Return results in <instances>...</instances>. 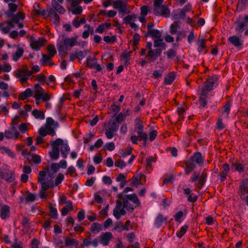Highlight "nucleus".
I'll use <instances>...</instances> for the list:
<instances>
[{
	"mask_svg": "<svg viewBox=\"0 0 248 248\" xmlns=\"http://www.w3.org/2000/svg\"><path fill=\"white\" fill-rule=\"evenodd\" d=\"M231 106L230 101L226 102L222 107L223 112L228 114L231 110Z\"/></svg>",
	"mask_w": 248,
	"mask_h": 248,
	"instance_id": "6e6d98bb",
	"label": "nucleus"
},
{
	"mask_svg": "<svg viewBox=\"0 0 248 248\" xmlns=\"http://www.w3.org/2000/svg\"><path fill=\"white\" fill-rule=\"evenodd\" d=\"M222 168V171L220 172L218 174L221 182H223L226 179L227 176L230 170V165L227 163L223 164Z\"/></svg>",
	"mask_w": 248,
	"mask_h": 248,
	"instance_id": "2eb2a0df",
	"label": "nucleus"
},
{
	"mask_svg": "<svg viewBox=\"0 0 248 248\" xmlns=\"http://www.w3.org/2000/svg\"><path fill=\"white\" fill-rule=\"evenodd\" d=\"M125 196L126 198V199H127V201H130L136 204L135 207H137L140 204V200L136 194L133 193L129 195H125Z\"/></svg>",
	"mask_w": 248,
	"mask_h": 248,
	"instance_id": "393cba45",
	"label": "nucleus"
},
{
	"mask_svg": "<svg viewBox=\"0 0 248 248\" xmlns=\"http://www.w3.org/2000/svg\"><path fill=\"white\" fill-rule=\"evenodd\" d=\"M126 165V163L121 159H118L115 162V166L121 169H124Z\"/></svg>",
	"mask_w": 248,
	"mask_h": 248,
	"instance_id": "603ef678",
	"label": "nucleus"
},
{
	"mask_svg": "<svg viewBox=\"0 0 248 248\" xmlns=\"http://www.w3.org/2000/svg\"><path fill=\"white\" fill-rule=\"evenodd\" d=\"M65 246L69 247L70 246H75L76 247L79 245V241L74 238L66 237L65 238Z\"/></svg>",
	"mask_w": 248,
	"mask_h": 248,
	"instance_id": "c756f323",
	"label": "nucleus"
},
{
	"mask_svg": "<svg viewBox=\"0 0 248 248\" xmlns=\"http://www.w3.org/2000/svg\"><path fill=\"white\" fill-rule=\"evenodd\" d=\"M78 36H75L71 38H66L63 41L62 43L61 44L60 46H61L62 50L70 49L71 47L75 46L77 43Z\"/></svg>",
	"mask_w": 248,
	"mask_h": 248,
	"instance_id": "7ed1b4c3",
	"label": "nucleus"
},
{
	"mask_svg": "<svg viewBox=\"0 0 248 248\" xmlns=\"http://www.w3.org/2000/svg\"><path fill=\"white\" fill-rule=\"evenodd\" d=\"M49 16L50 18L53 19L55 20V22L56 24L59 23L60 18L59 16L55 11V10L52 8H50L48 11L47 16Z\"/></svg>",
	"mask_w": 248,
	"mask_h": 248,
	"instance_id": "bb28decb",
	"label": "nucleus"
},
{
	"mask_svg": "<svg viewBox=\"0 0 248 248\" xmlns=\"http://www.w3.org/2000/svg\"><path fill=\"white\" fill-rule=\"evenodd\" d=\"M2 179L9 183L14 182L15 180V172L10 170L5 171L4 176L2 177Z\"/></svg>",
	"mask_w": 248,
	"mask_h": 248,
	"instance_id": "6ab92c4d",
	"label": "nucleus"
},
{
	"mask_svg": "<svg viewBox=\"0 0 248 248\" xmlns=\"http://www.w3.org/2000/svg\"><path fill=\"white\" fill-rule=\"evenodd\" d=\"M246 165V163L244 161H242V162H240L236 160L234 163H232V169L234 171H237L240 173H243L245 171Z\"/></svg>",
	"mask_w": 248,
	"mask_h": 248,
	"instance_id": "4468645a",
	"label": "nucleus"
},
{
	"mask_svg": "<svg viewBox=\"0 0 248 248\" xmlns=\"http://www.w3.org/2000/svg\"><path fill=\"white\" fill-rule=\"evenodd\" d=\"M124 193H125V192H124V191L118 194L117 196V197L120 199H121L123 201V207H126L127 206V203H128V201H127V199H126V197L125 196V195H124Z\"/></svg>",
	"mask_w": 248,
	"mask_h": 248,
	"instance_id": "8fccbe9b",
	"label": "nucleus"
},
{
	"mask_svg": "<svg viewBox=\"0 0 248 248\" xmlns=\"http://www.w3.org/2000/svg\"><path fill=\"white\" fill-rule=\"evenodd\" d=\"M22 245V243L21 241H18L17 239L16 238L14 243L11 246V248H23Z\"/></svg>",
	"mask_w": 248,
	"mask_h": 248,
	"instance_id": "774afa93",
	"label": "nucleus"
},
{
	"mask_svg": "<svg viewBox=\"0 0 248 248\" xmlns=\"http://www.w3.org/2000/svg\"><path fill=\"white\" fill-rule=\"evenodd\" d=\"M97 59L95 58L88 57L86 60V66L90 69L94 68L96 72H101L102 73V68L100 65L97 64Z\"/></svg>",
	"mask_w": 248,
	"mask_h": 248,
	"instance_id": "423d86ee",
	"label": "nucleus"
},
{
	"mask_svg": "<svg viewBox=\"0 0 248 248\" xmlns=\"http://www.w3.org/2000/svg\"><path fill=\"white\" fill-rule=\"evenodd\" d=\"M64 177L63 174H62V173H59L55 180V185L56 186H57L59 185H60L64 180Z\"/></svg>",
	"mask_w": 248,
	"mask_h": 248,
	"instance_id": "5fc2aeb1",
	"label": "nucleus"
},
{
	"mask_svg": "<svg viewBox=\"0 0 248 248\" xmlns=\"http://www.w3.org/2000/svg\"><path fill=\"white\" fill-rule=\"evenodd\" d=\"M153 13L156 16H162L165 17H168L170 16V9L168 6L165 5L154 8Z\"/></svg>",
	"mask_w": 248,
	"mask_h": 248,
	"instance_id": "20e7f679",
	"label": "nucleus"
},
{
	"mask_svg": "<svg viewBox=\"0 0 248 248\" xmlns=\"http://www.w3.org/2000/svg\"><path fill=\"white\" fill-rule=\"evenodd\" d=\"M188 227V226L187 225H184L182 226L180 230L176 233L177 237L179 238H182L186 233Z\"/></svg>",
	"mask_w": 248,
	"mask_h": 248,
	"instance_id": "37998d69",
	"label": "nucleus"
},
{
	"mask_svg": "<svg viewBox=\"0 0 248 248\" xmlns=\"http://www.w3.org/2000/svg\"><path fill=\"white\" fill-rule=\"evenodd\" d=\"M50 142L52 148H59L60 145H63V141L60 138H58L55 140H51Z\"/></svg>",
	"mask_w": 248,
	"mask_h": 248,
	"instance_id": "c03bdc74",
	"label": "nucleus"
},
{
	"mask_svg": "<svg viewBox=\"0 0 248 248\" xmlns=\"http://www.w3.org/2000/svg\"><path fill=\"white\" fill-rule=\"evenodd\" d=\"M135 131H140V130H143L144 125L142 121L139 118H137L135 121Z\"/></svg>",
	"mask_w": 248,
	"mask_h": 248,
	"instance_id": "58836bf2",
	"label": "nucleus"
},
{
	"mask_svg": "<svg viewBox=\"0 0 248 248\" xmlns=\"http://www.w3.org/2000/svg\"><path fill=\"white\" fill-rule=\"evenodd\" d=\"M35 200V196L34 194L29 192L25 197V201L27 202H32Z\"/></svg>",
	"mask_w": 248,
	"mask_h": 248,
	"instance_id": "0e129e2a",
	"label": "nucleus"
},
{
	"mask_svg": "<svg viewBox=\"0 0 248 248\" xmlns=\"http://www.w3.org/2000/svg\"><path fill=\"white\" fill-rule=\"evenodd\" d=\"M32 12L34 13V15L35 16L41 15L44 18H46L47 16L46 12L45 9L40 10V9H34L32 10Z\"/></svg>",
	"mask_w": 248,
	"mask_h": 248,
	"instance_id": "de8ad7c7",
	"label": "nucleus"
},
{
	"mask_svg": "<svg viewBox=\"0 0 248 248\" xmlns=\"http://www.w3.org/2000/svg\"><path fill=\"white\" fill-rule=\"evenodd\" d=\"M228 41L239 50L242 49L244 41L241 40L238 37L235 35L231 36L228 38Z\"/></svg>",
	"mask_w": 248,
	"mask_h": 248,
	"instance_id": "9b49d317",
	"label": "nucleus"
},
{
	"mask_svg": "<svg viewBox=\"0 0 248 248\" xmlns=\"http://www.w3.org/2000/svg\"><path fill=\"white\" fill-rule=\"evenodd\" d=\"M186 16V14L182 9H178L174 12L173 17L174 19H184Z\"/></svg>",
	"mask_w": 248,
	"mask_h": 248,
	"instance_id": "c9c22d12",
	"label": "nucleus"
},
{
	"mask_svg": "<svg viewBox=\"0 0 248 248\" xmlns=\"http://www.w3.org/2000/svg\"><path fill=\"white\" fill-rule=\"evenodd\" d=\"M77 218L78 220L80 222L83 220L85 218V212L83 209H81L78 213Z\"/></svg>",
	"mask_w": 248,
	"mask_h": 248,
	"instance_id": "052dcab7",
	"label": "nucleus"
},
{
	"mask_svg": "<svg viewBox=\"0 0 248 248\" xmlns=\"http://www.w3.org/2000/svg\"><path fill=\"white\" fill-rule=\"evenodd\" d=\"M127 177V173H119L116 178L117 182H122L123 181L126 180Z\"/></svg>",
	"mask_w": 248,
	"mask_h": 248,
	"instance_id": "338daca9",
	"label": "nucleus"
},
{
	"mask_svg": "<svg viewBox=\"0 0 248 248\" xmlns=\"http://www.w3.org/2000/svg\"><path fill=\"white\" fill-rule=\"evenodd\" d=\"M154 46L156 48H160V49L161 50V51L166 49V45L164 42H163V39L162 37V36L154 39Z\"/></svg>",
	"mask_w": 248,
	"mask_h": 248,
	"instance_id": "f3484780",
	"label": "nucleus"
},
{
	"mask_svg": "<svg viewBox=\"0 0 248 248\" xmlns=\"http://www.w3.org/2000/svg\"><path fill=\"white\" fill-rule=\"evenodd\" d=\"M51 159L56 160L58 159L60 156V149L59 148H52L51 151L49 152Z\"/></svg>",
	"mask_w": 248,
	"mask_h": 248,
	"instance_id": "c85d7f7f",
	"label": "nucleus"
},
{
	"mask_svg": "<svg viewBox=\"0 0 248 248\" xmlns=\"http://www.w3.org/2000/svg\"><path fill=\"white\" fill-rule=\"evenodd\" d=\"M115 149V144L113 142H108L106 143L104 146V149L105 150H108L109 151H112Z\"/></svg>",
	"mask_w": 248,
	"mask_h": 248,
	"instance_id": "bf43d9fd",
	"label": "nucleus"
},
{
	"mask_svg": "<svg viewBox=\"0 0 248 248\" xmlns=\"http://www.w3.org/2000/svg\"><path fill=\"white\" fill-rule=\"evenodd\" d=\"M207 178V170L204 169L202 172L201 175L199 173L194 171L192 176L189 180V182L195 183V186L199 189L201 190L206 181Z\"/></svg>",
	"mask_w": 248,
	"mask_h": 248,
	"instance_id": "f03ea898",
	"label": "nucleus"
},
{
	"mask_svg": "<svg viewBox=\"0 0 248 248\" xmlns=\"http://www.w3.org/2000/svg\"><path fill=\"white\" fill-rule=\"evenodd\" d=\"M104 41L106 42L107 43H114L116 40V37L115 35L109 36H105L103 37Z\"/></svg>",
	"mask_w": 248,
	"mask_h": 248,
	"instance_id": "864d4df0",
	"label": "nucleus"
},
{
	"mask_svg": "<svg viewBox=\"0 0 248 248\" xmlns=\"http://www.w3.org/2000/svg\"><path fill=\"white\" fill-rule=\"evenodd\" d=\"M33 74V72L31 70H27L22 69H17L15 75V76L17 78H19L21 77L28 76L30 77Z\"/></svg>",
	"mask_w": 248,
	"mask_h": 248,
	"instance_id": "412c9836",
	"label": "nucleus"
},
{
	"mask_svg": "<svg viewBox=\"0 0 248 248\" xmlns=\"http://www.w3.org/2000/svg\"><path fill=\"white\" fill-rule=\"evenodd\" d=\"M125 119V116L124 115L122 112L119 113L115 118V122L118 124H121Z\"/></svg>",
	"mask_w": 248,
	"mask_h": 248,
	"instance_id": "680f3d73",
	"label": "nucleus"
},
{
	"mask_svg": "<svg viewBox=\"0 0 248 248\" xmlns=\"http://www.w3.org/2000/svg\"><path fill=\"white\" fill-rule=\"evenodd\" d=\"M218 80V77L217 75H214L211 77H209L204 82V88H206L207 90H213L214 85L217 83Z\"/></svg>",
	"mask_w": 248,
	"mask_h": 248,
	"instance_id": "9d476101",
	"label": "nucleus"
},
{
	"mask_svg": "<svg viewBox=\"0 0 248 248\" xmlns=\"http://www.w3.org/2000/svg\"><path fill=\"white\" fill-rule=\"evenodd\" d=\"M162 52L160 48L150 50L148 51L146 57L149 59L150 62H154L161 56Z\"/></svg>",
	"mask_w": 248,
	"mask_h": 248,
	"instance_id": "f8f14e48",
	"label": "nucleus"
},
{
	"mask_svg": "<svg viewBox=\"0 0 248 248\" xmlns=\"http://www.w3.org/2000/svg\"><path fill=\"white\" fill-rule=\"evenodd\" d=\"M162 36L161 33L156 29H152L147 31L144 34L145 37H151L153 38H156Z\"/></svg>",
	"mask_w": 248,
	"mask_h": 248,
	"instance_id": "4be33fe9",
	"label": "nucleus"
},
{
	"mask_svg": "<svg viewBox=\"0 0 248 248\" xmlns=\"http://www.w3.org/2000/svg\"><path fill=\"white\" fill-rule=\"evenodd\" d=\"M70 150V148L67 144H63L61 147V153L64 158L67 157L68 154V152Z\"/></svg>",
	"mask_w": 248,
	"mask_h": 248,
	"instance_id": "79ce46f5",
	"label": "nucleus"
},
{
	"mask_svg": "<svg viewBox=\"0 0 248 248\" xmlns=\"http://www.w3.org/2000/svg\"><path fill=\"white\" fill-rule=\"evenodd\" d=\"M46 49L50 56L53 57L56 54L57 51L53 45L50 44L48 45L46 47Z\"/></svg>",
	"mask_w": 248,
	"mask_h": 248,
	"instance_id": "09e8293b",
	"label": "nucleus"
},
{
	"mask_svg": "<svg viewBox=\"0 0 248 248\" xmlns=\"http://www.w3.org/2000/svg\"><path fill=\"white\" fill-rule=\"evenodd\" d=\"M204 162V157L200 152H196L193 154L189 159L184 161L185 173L189 175L194 171L196 168V165L202 166Z\"/></svg>",
	"mask_w": 248,
	"mask_h": 248,
	"instance_id": "f257e3e1",
	"label": "nucleus"
},
{
	"mask_svg": "<svg viewBox=\"0 0 248 248\" xmlns=\"http://www.w3.org/2000/svg\"><path fill=\"white\" fill-rule=\"evenodd\" d=\"M86 136V137L84 138V143L85 144L91 141L95 136L94 134L91 133L89 134H87Z\"/></svg>",
	"mask_w": 248,
	"mask_h": 248,
	"instance_id": "13d9d810",
	"label": "nucleus"
},
{
	"mask_svg": "<svg viewBox=\"0 0 248 248\" xmlns=\"http://www.w3.org/2000/svg\"><path fill=\"white\" fill-rule=\"evenodd\" d=\"M46 41L45 38H39L38 40L31 39L30 46L34 51H39L44 46V43Z\"/></svg>",
	"mask_w": 248,
	"mask_h": 248,
	"instance_id": "0eeeda50",
	"label": "nucleus"
},
{
	"mask_svg": "<svg viewBox=\"0 0 248 248\" xmlns=\"http://www.w3.org/2000/svg\"><path fill=\"white\" fill-rule=\"evenodd\" d=\"M102 230V225L98 223H93L91 227L90 230L93 233H98Z\"/></svg>",
	"mask_w": 248,
	"mask_h": 248,
	"instance_id": "72a5a7b5",
	"label": "nucleus"
},
{
	"mask_svg": "<svg viewBox=\"0 0 248 248\" xmlns=\"http://www.w3.org/2000/svg\"><path fill=\"white\" fill-rule=\"evenodd\" d=\"M32 115L36 119H40L41 120L44 119L45 117V114L43 113V112L37 109H33V110L32 111Z\"/></svg>",
	"mask_w": 248,
	"mask_h": 248,
	"instance_id": "ea45409f",
	"label": "nucleus"
},
{
	"mask_svg": "<svg viewBox=\"0 0 248 248\" xmlns=\"http://www.w3.org/2000/svg\"><path fill=\"white\" fill-rule=\"evenodd\" d=\"M248 4V0H238L237 10L239 11H243Z\"/></svg>",
	"mask_w": 248,
	"mask_h": 248,
	"instance_id": "a19ab883",
	"label": "nucleus"
},
{
	"mask_svg": "<svg viewBox=\"0 0 248 248\" xmlns=\"http://www.w3.org/2000/svg\"><path fill=\"white\" fill-rule=\"evenodd\" d=\"M239 193L242 200L245 199L244 196L246 194H248V179L243 180L240 183L239 186Z\"/></svg>",
	"mask_w": 248,
	"mask_h": 248,
	"instance_id": "ddd939ff",
	"label": "nucleus"
},
{
	"mask_svg": "<svg viewBox=\"0 0 248 248\" xmlns=\"http://www.w3.org/2000/svg\"><path fill=\"white\" fill-rule=\"evenodd\" d=\"M133 46H137L139 44L140 41V36L138 33H135L133 37Z\"/></svg>",
	"mask_w": 248,
	"mask_h": 248,
	"instance_id": "4d7b16f0",
	"label": "nucleus"
},
{
	"mask_svg": "<svg viewBox=\"0 0 248 248\" xmlns=\"http://www.w3.org/2000/svg\"><path fill=\"white\" fill-rule=\"evenodd\" d=\"M49 208L50 210V213L48 214V215H49L53 219H57L58 214L57 209L53 207V204L51 203H49Z\"/></svg>",
	"mask_w": 248,
	"mask_h": 248,
	"instance_id": "2f4dec72",
	"label": "nucleus"
},
{
	"mask_svg": "<svg viewBox=\"0 0 248 248\" xmlns=\"http://www.w3.org/2000/svg\"><path fill=\"white\" fill-rule=\"evenodd\" d=\"M175 75L173 73H170L168 76L164 78V84L167 85H170L172 83L175 79Z\"/></svg>",
	"mask_w": 248,
	"mask_h": 248,
	"instance_id": "e433bc0d",
	"label": "nucleus"
},
{
	"mask_svg": "<svg viewBox=\"0 0 248 248\" xmlns=\"http://www.w3.org/2000/svg\"><path fill=\"white\" fill-rule=\"evenodd\" d=\"M138 134V137L140 140L144 141V145L145 146L146 142L148 139V135L146 133L143 132V130L136 131Z\"/></svg>",
	"mask_w": 248,
	"mask_h": 248,
	"instance_id": "f704fd0d",
	"label": "nucleus"
},
{
	"mask_svg": "<svg viewBox=\"0 0 248 248\" xmlns=\"http://www.w3.org/2000/svg\"><path fill=\"white\" fill-rule=\"evenodd\" d=\"M24 52L23 48L18 47L16 52L12 55V60L14 62H17L21 58Z\"/></svg>",
	"mask_w": 248,
	"mask_h": 248,
	"instance_id": "cd10ccee",
	"label": "nucleus"
},
{
	"mask_svg": "<svg viewBox=\"0 0 248 248\" xmlns=\"http://www.w3.org/2000/svg\"><path fill=\"white\" fill-rule=\"evenodd\" d=\"M113 7L115 9H118L119 12L121 13L128 14L130 12L127 9L126 2L121 0L114 1L113 2Z\"/></svg>",
	"mask_w": 248,
	"mask_h": 248,
	"instance_id": "39448f33",
	"label": "nucleus"
},
{
	"mask_svg": "<svg viewBox=\"0 0 248 248\" xmlns=\"http://www.w3.org/2000/svg\"><path fill=\"white\" fill-rule=\"evenodd\" d=\"M32 95L31 90L30 88L26 89L24 92L19 93L18 98L19 100H25L27 98Z\"/></svg>",
	"mask_w": 248,
	"mask_h": 248,
	"instance_id": "b1692460",
	"label": "nucleus"
},
{
	"mask_svg": "<svg viewBox=\"0 0 248 248\" xmlns=\"http://www.w3.org/2000/svg\"><path fill=\"white\" fill-rule=\"evenodd\" d=\"M8 10L5 12V15L7 17H10L16 11L17 5L14 3H9L8 4Z\"/></svg>",
	"mask_w": 248,
	"mask_h": 248,
	"instance_id": "5701e85b",
	"label": "nucleus"
},
{
	"mask_svg": "<svg viewBox=\"0 0 248 248\" xmlns=\"http://www.w3.org/2000/svg\"><path fill=\"white\" fill-rule=\"evenodd\" d=\"M10 208L6 204L3 205L0 208V216L2 219H6L10 217Z\"/></svg>",
	"mask_w": 248,
	"mask_h": 248,
	"instance_id": "dca6fc26",
	"label": "nucleus"
},
{
	"mask_svg": "<svg viewBox=\"0 0 248 248\" xmlns=\"http://www.w3.org/2000/svg\"><path fill=\"white\" fill-rule=\"evenodd\" d=\"M52 56H50L49 55H46L45 54H42V58L41 60V63L43 65H45L46 62L48 61L51 58Z\"/></svg>",
	"mask_w": 248,
	"mask_h": 248,
	"instance_id": "e2e57ef3",
	"label": "nucleus"
},
{
	"mask_svg": "<svg viewBox=\"0 0 248 248\" xmlns=\"http://www.w3.org/2000/svg\"><path fill=\"white\" fill-rule=\"evenodd\" d=\"M38 183L41 185V189L43 191H46L49 187H53L54 186L53 182L52 181L48 182L43 181Z\"/></svg>",
	"mask_w": 248,
	"mask_h": 248,
	"instance_id": "473e14b6",
	"label": "nucleus"
},
{
	"mask_svg": "<svg viewBox=\"0 0 248 248\" xmlns=\"http://www.w3.org/2000/svg\"><path fill=\"white\" fill-rule=\"evenodd\" d=\"M164 54H166L168 59H173L176 57L177 60H178V58L177 56V52L174 49L171 48L169 49L167 51L164 52Z\"/></svg>",
	"mask_w": 248,
	"mask_h": 248,
	"instance_id": "4c0bfd02",
	"label": "nucleus"
},
{
	"mask_svg": "<svg viewBox=\"0 0 248 248\" xmlns=\"http://www.w3.org/2000/svg\"><path fill=\"white\" fill-rule=\"evenodd\" d=\"M99 238V243L103 245L104 246L108 245L110 241L113 238V235L111 232H108L105 233H102L101 235L98 236Z\"/></svg>",
	"mask_w": 248,
	"mask_h": 248,
	"instance_id": "6e6552de",
	"label": "nucleus"
},
{
	"mask_svg": "<svg viewBox=\"0 0 248 248\" xmlns=\"http://www.w3.org/2000/svg\"><path fill=\"white\" fill-rule=\"evenodd\" d=\"M10 17H11V19L15 24H17L20 20H24L25 19V15L22 12H18L16 14H13Z\"/></svg>",
	"mask_w": 248,
	"mask_h": 248,
	"instance_id": "aec40b11",
	"label": "nucleus"
},
{
	"mask_svg": "<svg viewBox=\"0 0 248 248\" xmlns=\"http://www.w3.org/2000/svg\"><path fill=\"white\" fill-rule=\"evenodd\" d=\"M49 170V167H47L44 170L40 171L38 177V182L43 181L46 173Z\"/></svg>",
	"mask_w": 248,
	"mask_h": 248,
	"instance_id": "a18cd8bd",
	"label": "nucleus"
},
{
	"mask_svg": "<svg viewBox=\"0 0 248 248\" xmlns=\"http://www.w3.org/2000/svg\"><path fill=\"white\" fill-rule=\"evenodd\" d=\"M131 185L132 186H135L137 185H140L141 184V178H137L135 176H133L131 179Z\"/></svg>",
	"mask_w": 248,
	"mask_h": 248,
	"instance_id": "69168bd1",
	"label": "nucleus"
},
{
	"mask_svg": "<svg viewBox=\"0 0 248 248\" xmlns=\"http://www.w3.org/2000/svg\"><path fill=\"white\" fill-rule=\"evenodd\" d=\"M34 97L35 99L40 100L41 94L44 92V90L38 84H36L34 86Z\"/></svg>",
	"mask_w": 248,
	"mask_h": 248,
	"instance_id": "a878e982",
	"label": "nucleus"
},
{
	"mask_svg": "<svg viewBox=\"0 0 248 248\" xmlns=\"http://www.w3.org/2000/svg\"><path fill=\"white\" fill-rule=\"evenodd\" d=\"M88 52L89 51L88 50L76 52L77 58L78 60H82L87 56Z\"/></svg>",
	"mask_w": 248,
	"mask_h": 248,
	"instance_id": "3c124183",
	"label": "nucleus"
},
{
	"mask_svg": "<svg viewBox=\"0 0 248 248\" xmlns=\"http://www.w3.org/2000/svg\"><path fill=\"white\" fill-rule=\"evenodd\" d=\"M206 40L202 39L201 40H199L198 41V47L197 50L199 53H201L203 49L206 48Z\"/></svg>",
	"mask_w": 248,
	"mask_h": 248,
	"instance_id": "49530a36",
	"label": "nucleus"
},
{
	"mask_svg": "<svg viewBox=\"0 0 248 248\" xmlns=\"http://www.w3.org/2000/svg\"><path fill=\"white\" fill-rule=\"evenodd\" d=\"M167 218L164 217L162 214H158L155 219L154 225L156 228H159L164 223L167 224Z\"/></svg>",
	"mask_w": 248,
	"mask_h": 248,
	"instance_id": "a211bd4d",
	"label": "nucleus"
},
{
	"mask_svg": "<svg viewBox=\"0 0 248 248\" xmlns=\"http://www.w3.org/2000/svg\"><path fill=\"white\" fill-rule=\"evenodd\" d=\"M15 22L11 19L7 20L5 23H0V29L1 32L4 34H7L9 32L10 30L15 27Z\"/></svg>",
	"mask_w": 248,
	"mask_h": 248,
	"instance_id": "1a4fd4ad",
	"label": "nucleus"
},
{
	"mask_svg": "<svg viewBox=\"0 0 248 248\" xmlns=\"http://www.w3.org/2000/svg\"><path fill=\"white\" fill-rule=\"evenodd\" d=\"M248 26V24L245 22H237L235 30L237 32L242 33Z\"/></svg>",
	"mask_w": 248,
	"mask_h": 248,
	"instance_id": "7c9ffc66",
	"label": "nucleus"
}]
</instances>
